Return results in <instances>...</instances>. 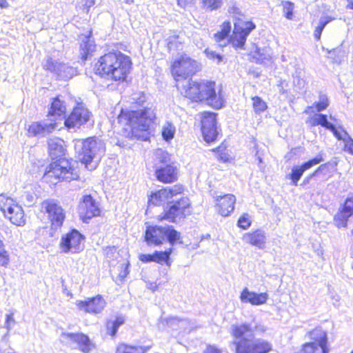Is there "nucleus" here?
<instances>
[{
    "label": "nucleus",
    "mask_w": 353,
    "mask_h": 353,
    "mask_svg": "<svg viewBox=\"0 0 353 353\" xmlns=\"http://www.w3.org/2000/svg\"><path fill=\"white\" fill-rule=\"evenodd\" d=\"M201 1L202 8L210 11L219 9L223 4V0H201Z\"/></svg>",
    "instance_id": "37"
},
{
    "label": "nucleus",
    "mask_w": 353,
    "mask_h": 353,
    "mask_svg": "<svg viewBox=\"0 0 353 353\" xmlns=\"http://www.w3.org/2000/svg\"><path fill=\"white\" fill-rule=\"evenodd\" d=\"M148 350V347L121 344L117 347L116 353H145Z\"/></svg>",
    "instance_id": "33"
},
{
    "label": "nucleus",
    "mask_w": 353,
    "mask_h": 353,
    "mask_svg": "<svg viewBox=\"0 0 353 353\" xmlns=\"http://www.w3.org/2000/svg\"><path fill=\"white\" fill-rule=\"evenodd\" d=\"M216 198L219 213L223 216H228L234 210L235 196L233 194H228L223 196H216Z\"/></svg>",
    "instance_id": "24"
},
{
    "label": "nucleus",
    "mask_w": 353,
    "mask_h": 353,
    "mask_svg": "<svg viewBox=\"0 0 353 353\" xmlns=\"http://www.w3.org/2000/svg\"><path fill=\"white\" fill-rule=\"evenodd\" d=\"M205 53L208 58L216 61V63H219L222 61V56L212 50L208 48L205 50Z\"/></svg>",
    "instance_id": "47"
},
{
    "label": "nucleus",
    "mask_w": 353,
    "mask_h": 353,
    "mask_svg": "<svg viewBox=\"0 0 353 353\" xmlns=\"http://www.w3.org/2000/svg\"><path fill=\"white\" fill-rule=\"evenodd\" d=\"M14 203V200L6 195L5 194H0V210L3 212L9 209V205H12Z\"/></svg>",
    "instance_id": "39"
},
{
    "label": "nucleus",
    "mask_w": 353,
    "mask_h": 353,
    "mask_svg": "<svg viewBox=\"0 0 353 353\" xmlns=\"http://www.w3.org/2000/svg\"><path fill=\"white\" fill-rule=\"evenodd\" d=\"M198 68L197 62L192 60L186 54L181 55V57L175 61L172 65V74L176 81V87L179 83L181 85L186 83L190 76L194 74Z\"/></svg>",
    "instance_id": "8"
},
{
    "label": "nucleus",
    "mask_w": 353,
    "mask_h": 353,
    "mask_svg": "<svg viewBox=\"0 0 353 353\" xmlns=\"http://www.w3.org/2000/svg\"><path fill=\"white\" fill-rule=\"evenodd\" d=\"M117 248L114 246L112 247H107L105 249V255L108 258H111L110 254H113L116 252Z\"/></svg>",
    "instance_id": "57"
},
{
    "label": "nucleus",
    "mask_w": 353,
    "mask_h": 353,
    "mask_svg": "<svg viewBox=\"0 0 353 353\" xmlns=\"http://www.w3.org/2000/svg\"><path fill=\"white\" fill-rule=\"evenodd\" d=\"M330 101L327 94L320 92L319 94V101L314 102L312 105L307 106L304 110L305 114L314 113L313 109L315 108L316 112H321L329 106Z\"/></svg>",
    "instance_id": "27"
},
{
    "label": "nucleus",
    "mask_w": 353,
    "mask_h": 353,
    "mask_svg": "<svg viewBox=\"0 0 353 353\" xmlns=\"http://www.w3.org/2000/svg\"><path fill=\"white\" fill-rule=\"evenodd\" d=\"M253 100V108L256 114H260L265 110V102L259 97H254Z\"/></svg>",
    "instance_id": "43"
},
{
    "label": "nucleus",
    "mask_w": 353,
    "mask_h": 353,
    "mask_svg": "<svg viewBox=\"0 0 353 353\" xmlns=\"http://www.w3.org/2000/svg\"><path fill=\"white\" fill-rule=\"evenodd\" d=\"M43 68L55 73L60 79L67 80L77 74V69L65 63L53 61L48 58L43 63Z\"/></svg>",
    "instance_id": "16"
},
{
    "label": "nucleus",
    "mask_w": 353,
    "mask_h": 353,
    "mask_svg": "<svg viewBox=\"0 0 353 353\" xmlns=\"http://www.w3.org/2000/svg\"><path fill=\"white\" fill-rule=\"evenodd\" d=\"M347 7L350 9L353 10V0H348V6Z\"/></svg>",
    "instance_id": "63"
},
{
    "label": "nucleus",
    "mask_w": 353,
    "mask_h": 353,
    "mask_svg": "<svg viewBox=\"0 0 353 353\" xmlns=\"http://www.w3.org/2000/svg\"><path fill=\"white\" fill-rule=\"evenodd\" d=\"M254 28L255 25L252 21H239L234 23L233 34L229 38L232 26L229 21H225L221 26V30L214 34V40L220 47L226 46L230 43L236 49H243L247 37Z\"/></svg>",
    "instance_id": "6"
},
{
    "label": "nucleus",
    "mask_w": 353,
    "mask_h": 353,
    "mask_svg": "<svg viewBox=\"0 0 353 353\" xmlns=\"http://www.w3.org/2000/svg\"><path fill=\"white\" fill-rule=\"evenodd\" d=\"M237 225L243 230L248 229L251 225L250 216L247 213L242 214L238 220Z\"/></svg>",
    "instance_id": "42"
},
{
    "label": "nucleus",
    "mask_w": 353,
    "mask_h": 353,
    "mask_svg": "<svg viewBox=\"0 0 353 353\" xmlns=\"http://www.w3.org/2000/svg\"><path fill=\"white\" fill-rule=\"evenodd\" d=\"M106 327L108 333L112 336H114L117 332L119 326L115 323L113 321H108L106 324Z\"/></svg>",
    "instance_id": "49"
},
{
    "label": "nucleus",
    "mask_w": 353,
    "mask_h": 353,
    "mask_svg": "<svg viewBox=\"0 0 353 353\" xmlns=\"http://www.w3.org/2000/svg\"><path fill=\"white\" fill-rule=\"evenodd\" d=\"M172 252V247L165 251H155L154 252V262L159 264L165 263L166 265L170 266V254Z\"/></svg>",
    "instance_id": "32"
},
{
    "label": "nucleus",
    "mask_w": 353,
    "mask_h": 353,
    "mask_svg": "<svg viewBox=\"0 0 353 353\" xmlns=\"http://www.w3.org/2000/svg\"><path fill=\"white\" fill-rule=\"evenodd\" d=\"M168 48L170 51L179 50L182 44L180 37L176 34L170 36L166 39Z\"/></svg>",
    "instance_id": "36"
},
{
    "label": "nucleus",
    "mask_w": 353,
    "mask_h": 353,
    "mask_svg": "<svg viewBox=\"0 0 353 353\" xmlns=\"http://www.w3.org/2000/svg\"><path fill=\"white\" fill-rule=\"evenodd\" d=\"M352 216L343 206L334 216V221L338 228H346L348 219Z\"/></svg>",
    "instance_id": "30"
},
{
    "label": "nucleus",
    "mask_w": 353,
    "mask_h": 353,
    "mask_svg": "<svg viewBox=\"0 0 353 353\" xmlns=\"http://www.w3.org/2000/svg\"><path fill=\"white\" fill-rule=\"evenodd\" d=\"M181 185H174L172 188H166L159 191L153 192L148 199V205L158 206L163 205L165 202L170 203V200L179 194L183 192Z\"/></svg>",
    "instance_id": "15"
},
{
    "label": "nucleus",
    "mask_w": 353,
    "mask_h": 353,
    "mask_svg": "<svg viewBox=\"0 0 353 353\" xmlns=\"http://www.w3.org/2000/svg\"><path fill=\"white\" fill-rule=\"evenodd\" d=\"M343 207L353 215V197L347 198L345 201Z\"/></svg>",
    "instance_id": "54"
},
{
    "label": "nucleus",
    "mask_w": 353,
    "mask_h": 353,
    "mask_svg": "<svg viewBox=\"0 0 353 353\" xmlns=\"http://www.w3.org/2000/svg\"><path fill=\"white\" fill-rule=\"evenodd\" d=\"M83 235L77 230H72L61 237L60 248L62 252L77 253L83 249Z\"/></svg>",
    "instance_id": "13"
},
{
    "label": "nucleus",
    "mask_w": 353,
    "mask_h": 353,
    "mask_svg": "<svg viewBox=\"0 0 353 353\" xmlns=\"http://www.w3.org/2000/svg\"><path fill=\"white\" fill-rule=\"evenodd\" d=\"M162 323H165L167 325L173 330H178L179 324H188L189 320L186 319H179L176 316H172L166 319H161Z\"/></svg>",
    "instance_id": "35"
},
{
    "label": "nucleus",
    "mask_w": 353,
    "mask_h": 353,
    "mask_svg": "<svg viewBox=\"0 0 353 353\" xmlns=\"http://www.w3.org/2000/svg\"><path fill=\"white\" fill-rule=\"evenodd\" d=\"M203 353H222L221 351L215 346L209 345Z\"/></svg>",
    "instance_id": "56"
},
{
    "label": "nucleus",
    "mask_w": 353,
    "mask_h": 353,
    "mask_svg": "<svg viewBox=\"0 0 353 353\" xmlns=\"http://www.w3.org/2000/svg\"><path fill=\"white\" fill-rule=\"evenodd\" d=\"M10 5L7 0H0V8L1 9H7Z\"/></svg>",
    "instance_id": "59"
},
{
    "label": "nucleus",
    "mask_w": 353,
    "mask_h": 353,
    "mask_svg": "<svg viewBox=\"0 0 353 353\" xmlns=\"http://www.w3.org/2000/svg\"><path fill=\"white\" fill-rule=\"evenodd\" d=\"M190 206L188 198L183 197L176 202H170L164 209V213L161 220H167L175 223L177 220L183 219L186 215V210Z\"/></svg>",
    "instance_id": "11"
},
{
    "label": "nucleus",
    "mask_w": 353,
    "mask_h": 353,
    "mask_svg": "<svg viewBox=\"0 0 353 353\" xmlns=\"http://www.w3.org/2000/svg\"><path fill=\"white\" fill-rule=\"evenodd\" d=\"M164 239V227L157 225L147 227L145 234V240L148 245H159L163 243Z\"/></svg>",
    "instance_id": "23"
},
{
    "label": "nucleus",
    "mask_w": 353,
    "mask_h": 353,
    "mask_svg": "<svg viewBox=\"0 0 353 353\" xmlns=\"http://www.w3.org/2000/svg\"><path fill=\"white\" fill-rule=\"evenodd\" d=\"M201 131L204 140L208 142L214 141L217 136L216 114L204 112L201 119Z\"/></svg>",
    "instance_id": "17"
},
{
    "label": "nucleus",
    "mask_w": 353,
    "mask_h": 353,
    "mask_svg": "<svg viewBox=\"0 0 353 353\" xmlns=\"http://www.w3.org/2000/svg\"><path fill=\"white\" fill-rule=\"evenodd\" d=\"M240 299L243 303H250L252 305H258L265 303V294L252 292L245 288L242 291Z\"/></svg>",
    "instance_id": "26"
},
{
    "label": "nucleus",
    "mask_w": 353,
    "mask_h": 353,
    "mask_svg": "<svg viewBox=\"0 0 353 353\" xmlns=\"http://www.w3.org/2000/svg\"><path fill=\"white\" fill-rule=\"evenodd\" d=\"M96 0H79V4L83 10L88 13L89 9L95 4Z\"/></svg>",
    "instance_id": "48"
},
{
    "label": "nucleus",
    "mask_w": 353,
    "mask_h": 353,
    "mask_svg": "<svg viewBox=\"0 0 353 353\" xmlns=\"http://www.w3.org/2000/svg\"><path fill=\"white\" fill-rule=\"evenodd\" d=\"M9 262V257L7 251L4 248L3 243L0 240V264L6 266Z\"/></svg>",
    "instance_id": "44"
},
{
    "label": "nucleus",
    "mask_w": 353,
    "mask_h": 353,
    "mask_svg": "<svg viewBox=\"0 0 353 353\" xmlns=\"http://www.w3.org/2000/svg\"><path fill=\"white\" fill-rule=\"evenodd\" d=\"M66 105L63 97L61 95L53 98L50 104L48 116L53 117L50 121L44 120L34 122L28 129L30 134L34 136L46 137L52 133L57 127V119H65Z\"/></svg>",
    "instance_id": "7"
},
{
    "label": "nucleus",
    "mask_w": 353,
    "mask_h": 353,
    "mask_svg": "<svg viewBox=\"0 0 353 353\" xmlns=\"http://www.w3.org/2000/svg\"><path fill=\"white\" fill-rule=\"evenodd\" d=\"M284 83V81H280V83L278 85L279 88V92L280 93H285V90L283 89V84Z\"/></svg>",
    "instance_id": "62"
},
{
    "label": "nucleus",
    "mask_w": 353,
    "mask_h": 353,
    "mask_svg": "<svg viewBox=\"0 0 353 353\" xmlns=\"http://www.w3.org/2000/svg\"><path fill=\"white\" fill-rule=\"evenodd\" d=\"M42 208L48 214L52 230L59 229L65 219V213L62 207L54 200H47L42 203Z\"/></svg>",
    "instance_id": "12"
},
{
    "label": "nucleus",
    "mask_w": 353,
    "mask_h": 353,
    "mask_svg": "<svg viewBox=\"0 0 353 353\" xmlns=\"http://www.w3.org/2000/svg\"><path fill=\"white\" fill-rule=\"evenodd\" d=\"M61 341L72 348H77L83 353H89L94 345L88 335L81 332H62Z\"/></svg>",
    "instance_id": "10"
},
{
    "label": "nucleus",
    "mask_w": 353,
    "mask_h": 353,
    "mask_svg": "<svg viewBox=\"0 0 353 353\" xmlns=\"http://www.w3.org/2000/svg\"><path fill=\"white\" fill-rule=\"evenodd\" d=\"M105 150V144L101 139L96 137H89L81 142V161L88 166L94 159L99 161Z\"/></svg>",
    "instance_id": "9"
},
{
    "label": "nucleus",
    "mask_w": 353,
    "mask_h": 353,
    "mask_svg": "<svg viewBox=\"0 0 353 353\" xmlns=\"http://www.w3.org/2000/svg\"><path fill=\"white\" fill-rule=\"evenodd\" d=\"M178 89L185 97L193 101H205L216 109L223 106V100L221 94L216 92L214 81L203 80L196 82L188 80L186 83H179Z\"/></svg>",
    "instance_id": "4"
},
{
    "label": "nucleus",
    "mask_w": 353,
    "mask_h": 353,
    "mask_svg": "<svg viewBox=\"0 0 353 353\" xmlns=\"http://www.w3.org/2000/svg\"><path fill=\"white\" fill-rule=\"evenodd\" d=\"M340 129L341 131H339L333 124V129L330 130L334 134V137L338 140L344 141L347 139V137H349V134L343 128H340Z\"/></svg>",
    "instance_id": "45"
},
{
    "label": "nucleus",
    "mask_w": 353,
    "mask_h": 353,
    "mask_svg": "<svg viewBox=\"0 0 353 353\" xmlns=\"http://www.w3.org/2000/svg\"><path fill=\"white\" fill-rule=\"evenodd\" d=\"M91 114V112L83 104H78L64 120V124L69 129L79 128L90 120Z\"/></svg>",
    "instance_id": "14"
},
{
    "label": "nucleus",
    "mask_w": 353,
    "mask_h": 353,
    "mask_svg": "<svg viewBox=\"0 0 353 353\" xmlns=\"http://www.w3.org/2000/svg\"><path fill=\"white\" fill-rule=\"evenodd\" d=\"M145 97L141 96L136 104L141 108L135 110L123 111L118 117L119 123L127 126L124 128L125 136L130 139L145 141L148 139L147 131L156 117L152 106H145Z\"/></svg>",
    "instance_id": "2"
},
{
    "label": "nucleus",
    "mask_w": 353,
    "mask_h": 353,
    "mask_svg": "<svg viewBox=\"0 0 353 353\" xmlns=\"http://www.w3.org/2000/svg\"><path fill=\"white\" fill-rule=\"evenodd\" d=\"M105 305L106 302L101 295H97L85 301H77V305L79 310L92 314L101 312Z\"/></svg>",
    "instance_id": "19"
},
{
    "label": "nucleus",
    "mask_w": 353,
    "mask_h": 353,
    "mask_svg": "<svg viewBox=\"0 0 353 353\" xmlns=\"http://www.w3.org/2000/svg\"><path fill=\"white\" fill-rule=\"evenodd\" d=\"M317 118L318 125H321L327 130L333 129V124L327 121L326 114L317 113Z\"/></svg>",
    "instance_id": "41"
},
{
    "label": "nucleus",
    "mask_w": 353,
    "mask_h": 353,
    "mask_svg": "<svg viewBox=\"0 0 353 353\" xmlns=\"http://www.w3.org/2000/svg\"><path fill=\"white\" fill-rule=\"evenodd\" d=\"M119 268H120L119 277L120 281H122L129 274L128 267V265L123 263L121 264Z\"/></svg>",
    "instance_id": "52"
},
{
    "label": "nucleus",
    "mask_w": 353,
    "mask_h": 353,
    "mask_svg": "<svg viewBox=\"0 0 353 353\" xmlns=\"http://www.w3.org/2000/svg\"><path fill=\"white\" fill-rule=\"evenodd\" d=\"M155 156H156V163H155L156 168L157 165H167V164L173 163L171 161L170 154L167 152L163 150L162 149L157 150Z\"/></svg>",
    "instance_id": "34"
},
{
    "label": "nucleus",
    "mask_w": 353,
    "mask_h": 353,
    "mask_svg": "<svg viewBox=\"0 0 353 353\" xmlns=\"http://www.w3.org/2000/svg\"><path fill=\"white\" fill-rule=\"evenodd\" d=\"M312 113L310 114V116L307 118L306 123L311 126H316L318 125L317 123V113H314L312 114Z\"/></svg>",
    "instance_id": "55"
},
{
    "label": "nucleus",
    "mask_w": 353,
    "mask_h": 353,
    "mask_svg": "<svg viewBox=\"0 0 353 353\" xmlns=\"http://www.w3.org/2000/svg\"><path fill=\"white\" fill-rule=\"evenodd\" d=\"M64 141L59 138L50 139L48 141V151L52 159H58L51 163L43 174V178L52 183L54 181H71L79 177L77 163L72 160L62 158L65 154Z\"/></svg>",
    "instance_id": "1"
},
{
    "label": "nucleus",
    "mask_w": 353,
    "mask_h": 353,
    "mask_svg": "<svg viewBox=\"0 0 353 353\" xmlns=\"http://www.w3.org/2000/svg\"><path fill=\"white\" fill-rule=\"evenodd\" d=\"M10 321H14V319L12 316V315H7L6 316V326L8 329H9V323Z\"/></svg>",
    "instance_id": "60"
},
{
    "label": "nucleus",
    "mask_w": 353,
    "mask_h": 353,
    "mask_svg": "<svg viewBox=\"0 0 353 353\" xmlns=\"http://www.w3.org/2000/svg\"><path fill=\"white\" fill-rule=\"evenodd\" d=\"M243 239L252 245L259 248H263L265 245V233L263 230H258L253 233L246 234Z\"/></svg>",
    "instance_id": "29"
},
{
    "label": "nucleus",
    "mask_w": 353,
    "mask_h": 353,
    "mask_svg": "<svg viewBox=\"0 0 353 353\" xmlns=\"http://www.w3.org/2000/svg\"><path fill=\"white\" fill-rule=\"evenodd\" d=\"M5 216L8 218L12 223L16 225H23L26 220L24 219V212L22 208L15 202L9 205V209L3 213Z\"/></svg>",
    "instance_id": "25"
},
{
    "label": "nucleus",
    "mask_w": 353,
    "mask_h": 353,
    "mask_svg": "<svg viewBox=\"0 0 353 353\" xmlns=\"http://www.w3.org/2000/svg\"><path fill=\"white\" fill-rule=\"evenodd\" d=\"M343 142V150L353 155V139L349 135Z\"/></svg>",
    "instance_id": "50"
},
{
    "label": "nucleus",
    "mask_w": 353,
    "mask_h": 353,
    "mask_svg": "<svg viewBox=\"0 0 353 353\" xmlns=\"http://www.w3.org/2000/svg\"><path fill=\"white\" fill-rule=\"evenodd\" d=\"M330 21V19L327 17H322L320 19L319 25L316 28L314 32V36L316 40L320 39L323 30Z\"/></svg>",
    "instance_id": "40"
},
{
    "label": "nucleus",
    "mask_w": 353,
    "mask_h": 353,
    "mask_svg": "<svg viewBox=\"0 0 353 353\" xmlns=\"http://www.w3.org/2000/svg\"><path fill=\"white\" fill-rule=\"evenodd\" d=\"M283 12L287 19H291L293 16L294 4L289 1L283 2Z\"/></svg>",
    "instance_id": "46"
},
{
    "label": "nucleus",
    "mask_w": 353,
    "mask_h": 353,
    "mask_svg": "<svg viewBox=\"0 0 353 353\" xmlns=\"http://www.w3.org/2000/svg\"><path fill=\"white\" fill-rule=\"evenodd\" d=\"M157 179L163 183H172L177 179L176 167L172 164L157 165L155 170Z\"/></svg>",
    "instance_id": "21"
},
{
    "label": "nucleus",
    "mask_w": 353,
    "mask_h": 353,
    "mask_svg": "<svg viewBox=\"0 0 353 353\" xmlns=\"http://www.w3.org/2000/svg\"><path fill=\"white\" fill-rule=\"evenodd\" d=\"M80 217L84 222L100 214L98 203L90 195H85L79 205Z\"/></svg>",
    "instance_id": "18"
},
{
    "label": "nucleus",
    "mask_w": 353,
    "mask_h": 353,
    "mask_svg": "<svg viewBox=\"0 0 353 353\" xmlns=\"http://www.w3.org/2000/svg\"><path fill=\"white\" fill-rule=\"evenodd\" d=\"M153 254H142L139 256V259L143 263L154 262Z\"/></svg>",
    "instance_id": "53"
},
{
    "label": "nucleus",
    "mask_w": 353,
    "mask_h": 353,
    "mask_svg": "<svg viewBox=\"0 0 353 353\" xmlns=\"http://www.w3.org/2000/svg\"><path fill=\"white\" fill-rule=\"evenodd\" d=\"M263 325L254 327L248 324L232 326V335L236 339L233 342L236 353H265V343L254 336L263 332Z\"/></svg>",
    "instance_id": "5"
},
{
    "label": "nucleus",
    "mask_w": 353,
    "mask_h": 353,
    "mask_svg": "<svg viewBox=\"0 0 353 353\" xmlns=\"http://www.w3.org/2000/svg\"><path fill=\"white\" fill-rule=\"evenodd\" d=\"M328 167V163H325V164H322L312 174H310L309 176H307L305 180H304V182L305 183H308L309 181L314 176H316L318 174V173H319L320 172H323L325 171Z\"/></svg>",
    "instance_id": "51"
},
{
    "label": "nucleus",
    "mask_w": 353,
    "mask_h": 353,
    "mask_svg": "<svg viewBox=\"0 0 353 353\" xmlns=\"http://www.w3.org/2000/svg\"><path fill=\"white\" fill-rule=\"evenodd\" d=\"M238 10H239V8L232 7V8H230V12H233V13H237Z\"/></svg>",
    "instance_id": "64"
},
{
    "label": "nucleus",
    "mask_w": 353,
    "mask_h": 353,
    "mask_svg": "<svg viewBox=\"0 0 353 353\" xmlns=\"http://www.w3.org/2000/svg\"><path fill=\"white\" fill-rule=\"evenodd\" d=\"M190 325V322L188 324H179L178 330H186L188 328Z\"/></svg>",
    "instance_id": "61"
},
{
    "label": "nucleus",
    "mask_w": 353,
    "mask_h": 353,
    "mask_svg": "<svg viewBox=\"0 0 353 353\" xmlns=\"http://www.w3.org/2000/svg\"><path fill=\"white\" fill-rule=\"evenodd\" d=\"M131 61L129 57L119 51L101 56L94 65L96 74L114 81L123 80L129 72Z\"/></svg>",
    "instance_id": "3"
},
{
    "label": "nucleus",
    "mask_w": 353,
    "mask_h": 353,
    "mask_svg": "<svg viewBox=\"0 0 353 353\" xmlns=\"http://www.w3.org/2000/svg\"><path fill=\"white\" fill-rule=\"evenodd\" d=\"M113 321L115 322V323L120 327L121 325H122L124 323L125 319L123 316H117L115 319V320H114Z\"/></svg>",
    "instance_id": "58"
},
{
    "label": "nucleus",
    "mask_w": 353,
    "mask_h": 353,
    "mask_svg": "<svg viewBox=\"0 0 353 353\" xmlns=\"http://www.w3.org/2000/svg\"><path fill=\"white\" fill-rule=\"evenodd\" d=\"M80 44V55L83 61H85L89 55L94 51L95 45L90 36H83Z\"/></svg>",
    "instance_id": "28"
},
{
    "label": "nucleus",
    "mask_w": 353,
    "mask_h": 353,
    "mask_svg": "<svg viewBox=\"0 0 353 353\" xmlns=\"http://www.w3.org/2000/svg\"><path fill=\"white\" fill-rule=\"evenodd\" d=\"M311 335L313 338H314V336L316 335L319 336L318 343L315 342L305 343L299 353H314L315 350H317L318 346L321 347L323 353H327L328 350L326 348V334L323 332H321V330H316L311 332Z\"/></svg>",
    "instance_id": "22"
},
{
    "label": "nucleus",
    "mask_w": 353,
    "mask_h": 353,
    "mask_svg": "<svg viewBox=\"0 0 353 353\" xmlns=\"http://www.w3.org/2000/svg\"><path fill=\"white\" fill-rule=\"evenodd\" d=\"M323 161L321 153L317 154L314 158L303 163L301 166H294L292 169V172L289 174V179L292 181L293 185H297L298 181L302 176L304 172L317 165Z\"/></svg>",
    "instance_id": "20"
},
{
    "label": "nucleus",
    "mask_w": 353,
    "mask_h": 353,
    "mask_svg": "<svg viewBox=\"0 0 353 353\" xmlns=\"http://www.w3.org/2000/svg\"><path fill=\"white\" fill-rule=\"evenodd\" d=\"M175 133V127L171 123H166L162 129L163 138L168 141L173 139Z\"/></svg>",
    "instance_id": "38"
},
{
    "label": "nucleus",
    "mask_w": 353,
    "mask_h": 353,
    "mask_svg": "<svg viewBox=\"0 0 353 353\" xmlns=\"http://www.w3.org/2000/svg\"><path fill=\"white\" fill-rule=\"evenodd\" d=\"M165 238L172 247L176 243H182L181 240V234L177 232L172 225H166L164 227Z\"/></svg>",
    "instance_id": "31"
}]
</instances>
